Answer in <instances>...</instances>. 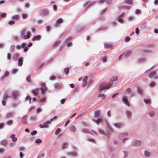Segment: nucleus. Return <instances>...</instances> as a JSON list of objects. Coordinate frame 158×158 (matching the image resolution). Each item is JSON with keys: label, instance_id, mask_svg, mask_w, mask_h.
<instances>
[{"label": "nucleus", "instance_id": "nucleus-1", "mask_svg": "<svg viewBox=\"0 0 158 158\" xmlns=\"http://www.w3.org/2000/svg\"><path fill=\"white\" fill-rule=\"evenodd\" d=\"M128 134L127 132L120 133L118 136V139L121 140L123 142H125L128 140Z\"/></svg>", "mask_w": 158, "mask_h": 158}, {"label": "nucleus", "instance_id": "nucleus-2", "mask_svg": "<svg viewBox=\"0 0 158 158\" xmlns=\"http://www.w3.org/2000/svg\"><path fill=\"white\" fill-rule=\"evenodd\" d=\"M110 88L109 84L107 82H102L99 85L98 89L102 91L105 89H108Z\"/></svg>", "mask_w": 158, "mask_h": 158}, {"label": "nucleus", "instance_id": "nucleus-3", "mask_svg": "<svg viewBox=\"0 0 158 158\" xmlns=\"http://www.w3.org/2000/svg\"><path fill=\"white\" fill-rule=\"evenodd\" d=\"M142 143V141L141 140L135 139L132 141L131 145L133 146L139 147L141 145Z\"/></svg>", "mask_w": 158, "mask_h": 158}, {"label": "nucleus", "instance_id": "nucleus-4", "mask_svg": "<svg viewBox=\"0 0 158 158\" xmlns=\"http://www.w3.org/2000/svg\"><path fill=\"white\" fill-rule=\"evenodd\" d=\"M118 78L117 76H114L110 79L109 82H107V83L109 84V86L110 87L112 85L114 81H117Z\"/></svg>", "mask_w": 158, "mask_h": 158}, {"label": "nucleus", "instance_id": "nucleus-5", "mask_svg": "<svg viewBox=\"0 0 158 158\" xmlns=\"http://www.w3.org/2000/svg\"><path fill=\"white\" fill-rule=\"evenodd\" d=\"M20 93L18 91H14L12 92L11 95L14 99H16L19 95Z\"/></svg>", "mask_w": 158, "mask_h": 158}, {"label": "nucleus", "instance_id": "nucleus-6", "mask_svg": "<svg viewBox=\"0 0 158 158\" xmlns=\"http://www.w3.org/2000/svg\"><path fill=\"white\" fill-rule=\"evenodd\" d=\"M122 100L123 102H124L126 105L129 107L130 106V105L129 104L128 98L127 96H123L122 98Z\"/></svg>", "mask_w": 158, "mask_h": 158}, {"label": "nucleus", "instance_id": "nucleus-7", "mask_svg": "<svg viewBox=\"0 0 158 158\" xmlns=\"http://www.w3.org/2000/svg\"><path fill=\"white\" fill-rule=\"evenodd\" d=\"M82 132L85 134H91L92 133V132H93L94 134H95L96 135H97V132L94 131H89V130L87 129H82Z\"/></svg>", "mask_w": 158, "mask_h": 158}, {"label": "nucleus", "instance_id": "nucleus-8", "mask_svg": "<svg viewBox=\"0 0 158 158\" xmlns=\"http://www.w3.org/2000/svg\"><path fill=\"white\" fill-rule=\"evenodd\" d=\"M114 125L118 128L120 129L124 126V124L121 122H116L114 124Z\"/></svg>", "mask_w": 158, "mask_h": 158}, {"label": "nucleus", "instance_id": "nucleus-9", "mask_svg": "<svg viewBox=\"0 0 158 158\" xmlns=\"http://www.w3.org/2000/svg\"><path fill=\"white\" fill-rule=\"evenodd\" d=\"M49 123L48 121V120L44 122L43 124H40L39 125V127L41 128H48V124Z\"/></svg>", "mask_w": 158, "mask_h": 158}, {"label": "nucleus", "instance_id": "nucleus-10", "mask_svg": "<svg viewBox=\"0 0 158 158\" xmlns=\"http://www.w3.org/2000/svg\"><path fill=\"white\" fill-rule=\"evenodd\" d=\"M144 155L146 157H149L152 154V152L148 149H146L144 151Z\"/></svg>", "mask_w": 158, "mask_h": 158}, {"label": "nucleus", "instance_id": "nucleus-11", "mask_svg": "<svg viewBox=\"0 0 158 158\" xmlns=\"http://www.w3.org/2000/svg\"><path fill=\"white\" fill-rule=\"evenodd\" d=\"M41 87L40 88L43 94H44L45 91L47 89V88L46 86V84L45 83H42L41 84Z\"/></svg>", "mask_w": 158, "mask_h": 158}, {"label": "nucleus", "instance_id": "nucleus-12", "mask_svg": "<svg viewBox=\"0 0 158 158\" xmlns=\"http://www.w3.org/2000/svg\"><path fill=\"white\" fill-rule=\"evenodd\" d=\"M27 45L26 43L23 42L20 45H17L16 46V49L17 50H20L22 48H24Z\"/></svg>", "mask_w": 158, "mask_h": 158}, {"label": "nucleus", "instance_id": "nucleus-13", "mask_svg": "<svg viewBox=\"0 0 158 158\" xmlns=\"http://www.w3.org/2000/svg\"><path fill=\"white\" fill-rule=\"evenodd\" d=\"M125 114L127 117L128 118H131L132 116V113L131 111L129 110H127L125 111Z\"/></svg>", "mask_w": 158, "mask_h": 158}, {"label": "nucleus", "instance_id": "nucleus-14", "mask_svg": "<svg viewBox=\"0 0 158 158\" xmlns=\"http://www.w3.org/2000/svg\"><path fill=\"white\" fill-rule=\"evenodd\" d=\"M98 131L99 132V133L101 134L104 135L106 136L109 137L110 135L108 133H106L104 131L101 129H99L98 130Z\"/></svg>", "mask_w": 158, "mask_h": 158}, {"label": "nucleus", "instance_id": "nucleus-15", "mask_svg": "<svg viewBox=\"0 0 158 158\" xmlns=\"http://www.w3.org/2000/svg\"><path fill=\"white\" fill-rule=\"evenodd\" d=\"M156 71H154L151 72L149 74L148 76L151 78L154 77V78H156L157 77L155 76Z\"/></svg>", "mask_w": 158, "mask_h": 158}, {"label": "nucleus", "instance_id": "nucleus-16", "mask_svg": "<svg viewBox=\"0 0 158 158\" xmlns=\"http://www.w3.org/2000/svg\"><path fill=\"white\" fill-rule=\"evenodd\" d=\"M88 78V77L87 76H85V77L84 78V79L83 80V83L82 84V87H85L87 84V79Z\"/></svg>", "mask_w": 158, "mask_h": 158}, {"label": "nucleus", "instance_id": "nucleus-17", "mask_svg": "<svg viewBox=\"0 0 158 158\" xmlns=\"http://www.w3.org/2000/svg\"><path fill=\"white\" fill-rule=\"evenodd\" d=\"M41 38V36L40 35L35 36L32 39L33 41L35 40H40Z\"/></svg>", "mask_w": 158, "mask_h": 158}, {"label": "nucleus", "instance_id": "nucleus-18", "mask_svg": "<svg viewBox=\"0 0 158 158\" xmlns=\"http://www.w3.org/2000/svg\"><path fill=\"white\" fill-rule=\"evenodd\" d=\"M19 101L14 102L12 103L11 106L13 108H15L19 106Z\"/></svg>", "mask_w": 158, "mask_h": 158}, {"label": "nucleus", "instance_id": "nucleus-19", "mask_svg": "<svg viewBox=\"0 0 158 158\" xmlns=\"http://www.w3.org/2000/svg\"><path fill=\"white\" fill-rule=\"evenodd\" d=\"M63 20L62 18H60L57 20L56 23V26L58 27L59 26V24L62 23L63 22Z\"/></svg>", "mask_w": 158, "mask_h": 158}, {"label": "nucleus", "instance_id": "nucleus-20", "mask_svg": "<svg viewBox=\"0 0 158 158\" xmlns=\"http://www.w3.org/2000/svg\"><path fill=\"white\" fill-rule=\"evenodd\" d=\"M10 138L12 139V140L14 142H15L17 140V138L15 137V135L11 134L10 136Z\"/></svg>", "mask_w": 158, "mask_h": 158}, {"label": "nucleus", "instance_id": "nucleus-21", "mask_svg": "<svg viewBox=\"0 0 158 158\" xmlns=\"http://www.w3.org/2000/svg\"><path fill=\"white\" fill-rule=\"evenodd\" d=\"M23 58L22 57H20L18 60V65L19 66H21L23 64Z\"/></svg>", "mask_w": 158, "mask_h": 158}, {"label": "nucleus", "instance_id": "nucleus-22", "mask_svg": "<svg viewBox=\"0 0 158 158\" xmlns=\"http://www.w3.org/2000/svg\"><path fill=\"white\" fill-rule=\"evenodd\" d=\"M40 13L42 15H43L45 16L48 15L49 14V12L46 10H41L40 11Z\"/></svg>", "mask_w": 158, "mask_h": 158}, {"label": "nucleus", "instance_id": "nucleus-23", "mask_svg": "<svg viewBox=\"0 0 158 158\" xmlns=\"http://www.w3.org/2000/svg\"><path fill=\"white\" fill-rule=\"evenodd\" d=\"M70 131L73 132L74 133L76 132V128L75 126L74 125H72L70 127Z\"/></svg>", "mask_w": 158, "mask_h": 158}, {"label": "nucleus", "instance_id": "nucleus-24", "mask_svg": "<svg viewBox=\"0 0 158 158\" xmlns=\"http://www.w3.org/2000/svg\"><path fill=\"white\" fill-rule=\"evenodd\" d=\"M27 35L23 36V39L25 40L27 39H29L30 37V36L31 35L30 32L29 31H27Z\"/></svg>", "mask_w": 158, "mask_h": 158}, {"label": "nucleus", "instance_id": "nucleus-25", "mask_svg": "<svg viewBox=\"0 0 158 158\" xmlns=\"http://www.w3.org/2000/svg\"><path fill=\"white\" fill-rule=\"evenodd\" d=\"M124 2L125 4L131 5L133 3V0H125Z\"/></svg>", "mask_w": 158, "mask_h": 158}, {"label": "nucleus", "instance_id": "nucleus-26", "mask_svg": "<svg viewBox=\"0 0 158 158\" xmlns=\"http://www.w3.org/2000/svg\"><path fill=\"white\" fill-rule=\"evenodd\" d=\"M131 54V52H126L124 53L123 55V57L124 58H126L130 56Z\"/></svg>", "mask_w": 158, "mask_h": 158}, {"label": "nucleus", "instance_id": "nucleus-27", "mask_svg": "<svg viewBox=\"0 0 158 158\" xmlns=\"http://www.w3.org/2000/svg\"><path fill=\"white\" fill-rule=\"evenodd\" d=\"M68 146V144L67 142H64L61 146V148L63 149H64L67 148Z\"/></svg>", "mask_w": 158, "mask_h": 158}, {"label": "nucleus", "instance_id": "nucleus-28", "mask_svg": "<svg viewBox=\"0 0 158 158\" xmlns=\"http://www.w3.org/2000/svg\"><path fill=\"white\" fill-rule=\"evenodd\" d=\"M20 56V54L18 53H15L13 54L12 57L13 59L16 60L17 58Z\"/></svg>", "mask_w": 158, "mask_h": 158}, {"label": "nucleus", "instance_id": "nucleus-29", "mask_svg": "<svg viewBox=\"0 0 158 158\" xmlns=\"http://www.w3.org/2000/svg\"><path fill=\"white\" fill-rule=\"evenodd\" d=\"M7 143V140L5 139H4L2 140L0 142V144L1 145L4 146H5Z\"/></svg>", "mask_w": 158, "mask_h": 158}, {"label": "nucleus", "instance_id": "nucleus-30", "mask_svg": "<svg viewBox=\"0 0 158 158\" xmlns=\"http://www.w3.org/2000/svg\"><path fill=\"white\" fill-rule=\"evenodd\" d=\"M105 122H106V126L108 128V129L110 131H112V127H111L109 125V124L108 122L107 121H106Z\"/></svg>", "mask_w": 158, "mask_h": 158}, {"label": "nucleus", "instance_id": "nucleus-31", "mask_svg": "<svg viewBox=\"0 0 158 158\" xmlns=\"http://www.w3.org/2000/svg\"><path fill=\"white\" fill-rule=\"evenodd\" d=\"M14 116V113L13 112H10L6 114L5 115L6 117H13Z\"/></svg>", "mask_w": 158, "mask_h": 158}, {"label": "nucleus", "instance_id": "nucleus-32", "mask_svg": "<svg viewBox=\"0 0 158 158\" xmlns=\"http://www.w3.org/2000/svg\"><path fill=\"white\" fill-rule=\"evenodd\" d=\"M101 59L103 62L105 63L107 61V56L106 55L102 56L101 58Z\"/></svg>", "mask_w": 158, "mask_h": 158}, {"label": "nucleus", "instance_id": "nucleus-33", "mask_svg": "<svg viewBox=\"0 0 158 158\" xmlns=\"http://www.w3.org/2000/svg\"><path fill=\"white\" fill-rule=\"evenodd\" d=\"M137 90L138 93L139 94H142L143 93V89L140 87H138L137 89Z\"/></svg>", "mask_w": 158, "mask_h": 158}, {"label": "nucleus", "instance_id": "nucleus-34", "mask_svg": "<svg viewBox=\"0 0 158 158\" xmlns=\"http://www.w3.org/2000/svg\"><path fill=\"white\" fill-rule=\"evenodd\" d=\"M69 155L71 157H75L77 156V154L76 152H71L69 154Z\"/></svg>", "mask_w": 158, "mask_h": 158}, {"label": "nucleus", "instance_id": "nucleus-35", "mask_svg": "<svg viewBox=\"0 0 158 158\" xmlns=\"http://www.w3.org/2000/svg\"><path fill=\"white\" fill-rule=\"evenodd\" d=\"M9 72H8L7 71H6L5 73L4 74V75L3 76L1 77V80H3L5 77H6V76H9Z\"/></svg>", "mask_w": 158, "mask_h": 158}, {"label": "nucleus", "instance_id": "nucleus-36", "mask_svg": "<svg viewBox=\"0 0 158 158\" xmlns=\"http://www.w3.org/2000/svg\"><path fill=\"white\" fill-rule=\"evenodd\" d=\"M92 121H94L96 123H97L98 124L101 122V119L100 118H98L97 120L94 119H93Z\"/></svg>", "mask_w": 158, "mask_h": 158}, {"label": "nucleus", "instance_id": "nucleus-37", "mask_svg": "<svg viewBox=\"0 0 158 158\" xmlns=\"http://www.w3.org/2000/svg\"><path fill=\"white\" fill-rule=\"evenodd\" d=\"M9 97V96L7 94V93H5L2 97L3 99L4 100H6L7 98Z\"/></svg>", "mask_w": 158, "mask_h": 158}, {"label": "nucleus", "instance_id": "nucleus-38", "mask_svg": "<svg viewBox=\"0 0 158 158\" xmlns=\"http://www.w3.org/2000/svg\"><path fill=\"white\" fill-rule=\"evenodd\" d=\"M13 123V121L12 120H9L6 121V123L7 125H11Z\"/></svg>", "mask_w": 158, "mask_h": 158}, {"label": "nucleus", "instance_id": "nucleus-39", "mask_svg": "<svg viewBox=\"0 0 158 158\" xmlns=\"http://www.w3.org/2000/svg\"><path fill=\"white\" fill-rule=\"evenodd\" d=\"M12 18L15 20H18L19 19V15H13L12 17Z\"/></svg>", "mask_w": 158, "mask_h": 158}, {"label": "nucleus", "instance_id": "nucleus-40", "mask_svg": "<svg viewBox=\"0 0 158 158\" xmlns=\"http://www.w3.org/2000/svg\"><path fill=\"white\" fill-rule=\"evenodd\" d=\"M31 76L30 75H28V76L27 77L26 80L27 81L29 82H31Z\"/></svg>", "mask_w": 158, "mask_h": 158}, {"label": "nucleus", "instance_id": "nucleus-41", "mask_svg": "<svg viewBox=\"0 0 158 158\" xmlns=\"http://www.w3.org/2000/svg\"><path fill=\"white\" fill-rule=\"evenodd\" d=\"M155 114V112L154 111H151L149 112V115L150 117H153Z\"/></svg>", "mask_w": 158, "mask_h": 158}, {"label": "nucleus", "instance_id": "nucleus-42", "mask_svg": "<svg viewBox=\"0 0 158 158\" xmlns=\"http://www.w3.org/2000/svg\"><path fill=\"white\" fill-rule=\"evenodd\" d=\"M98 97H102V100L106 98V96L103 94H100L98 96Z\"/></svg>", "mask_w": 158, "mask_h": 158}, {"label": "nucleus", "instance_id": "nucleus-43", "mask_svg": "<svg viewBox=\"0 0 158 158\" xmlns=\"http://www.w3.org/2000/svg\"><path fill=\"white\" fill-rule=\"evenodd\" d=\"M15 49V47L14 45L10 46V52H13Z\"/></svg>", "mask_w": 158, "mask_h": 158}, {"label": "nucleus", "instance_id": "nucleus-44", "mask_svg": "<svg viewBox=\"0 0 158 158\" xmlns=\"http://www.w3.org/2000/svg\"><path fill=\"white\" fill-rule=\"evenodd\" d=\"M156 83L154 82H152L149 84V86L151 88H153L155 86Z\"/></svg>", "mask_w": 158, "mask_h": 158}, {"label": "nucleus", "instance_id": "nucleus-45", "mask_svg": "<svg viewBox=\"0 0 158 158\" xmlns=\"http://www.w3.org/2000/svg\"><path fill=\"white\" fill-rule=\"evenodd\" d=\"M70 69V68L69 67L66 68L64 69V71L66 75H67L69 72Z\"/></svg>", "mask_w": 158, "mask_h": 158}, {"label": "nucleus", "instance_id": "nucleus-46", "mask_svg": "<svg viewBox=\"0 0 158 158\" xmlns=\"http://www.w3.org/2000/svg\"><path fill=\"white\" fill-rule=\"evenodd\" d=\"M15 21L13 20L9 21L8 22V24L10 25L14 24L15 23Z\"/></svg>", "mask_w": 158, "mask_h": 158}, {"label": "nucleus", "instance_id": "nucleus-47", "mask_svg": "<svg viewBox=\"0 0 158 158\" xmlns=\"http://www.w3.org/2000/svg\"><path fill=\"white\" fill-rule=\"evenodd\" d=\"M32 92L34 95H36L38 94V91L36 90L33 89L32 90Z\"/></svg>", "mask_w": 158, "mask_h": 158}, {"label": "nucleus", "instance_id": "nucleus-48", "mask_svg": "<svg viewBox=\"0 0 158 158\" xmlns=\"http://www.w3.org/2000/svg\"><path fill=\"white\" fill-rule=\"evenodd\" d=\"M61 43V41L59 40H57L56 42H55V43H54L53 45L54 46H56L59 44Z\"/></svg>", "mask_w": 158, "mask_h": 158}, {"label": "nucleus", "instance_id": "nucleus-49", "mask_svg": "<svg viewBox=\"0 0 158 158\" xmlns=\"http://www.w3.org/2000/svg\"><path fill=\"white\" fill-rule=\"evenodd\" d=\"M87 140L89 142L93 143H94L95 142V139L92 138H88L87 139Z\"/></svg>", "mask_w": 158, "mask_h": 158}, {"label": "nucleus", "instance_id": "nucleus-50", "mask_svg": "<svg viewBox=\"0 0 158 158\" xmlns=\"http://www.w3.org/2000/svg\"><path fill=\"white\" fill-rule=\"evenodd\" d=\"M27 119V116H24L22 118V121H23L24 123H25L26 122Z\"/></svg>", "mask_w": 158, "mask_h": 158}, {"label": "nucleus", "instance_id": "nucleus-51", "mask_svg": "<svg viewBox=\"0 0 158 158\" xmlns=\"http://www.w3.org/2000/svg\"><path fill=\"white\" fill-rule=\"evenodd\" d=\"M131 91V89L130 88H127L125 91V92L127 94H129Z\"/></svg>", "mask_w": 158, "mask_h": 158}, {"label": "nucleus", "instance_id": "nucleus-52", "mask_svg": "<svg viewBox=\"0 0 158 158\" xmlns=\"http://www.w3.org/2000/svg\"><path fill=\"white\" fill-rule=\"evenodd\" d=\"M123 152L124 154V157L123 158H124L127 157L128 155L127 152L125 151H123Z\"/></svg>", "mask_w": 158, "mask_h": 158}, {"label": "nucleus", "instance_id": "nucleus-53", "mask_svg": "<svg viewBox=\"0 0 158 158\" xmlns=\"http://www.w3.org/2000/svg\"><path fill=\"white\" fill-rule=\"evenodd\" d=\"M35 142L38 143H42V140L40 139H38L35 140Z\"/></svg>", "mask_w": 158, "mask_h": 158}, {"label": "nucleus", "instance_id": "nucleus-54", "mask_svg": "<svg viewBox=\"0 0 158 158\" xmlns=\"http://www.w3.org/2000/svg\"><path fill=\"white\" fill-rule=\"evenodd\" d=\"M25 99L27 100H29V102L30 103H31V98L30 97V96H27L25 98Z\"/></svg>", "mask_w": 158, "mask_h": 158}, {"label": "nucleus", "instance_id": "nucleus-55", "mask_svg": "<svg viewBox=\"0 0 158 158\" xmlns=\"http://www.w3.org/2000/svg\"><path fill=\"white\" fill-rule=\"evenodd\" d=\"M61 131V129L60 128H58L57 129V130H56V132H55V134L56 135H58V134Z\"/></svg>", "mask_w": 158, "mask_h": 158}, {"label": "nucleus", "instance_id": "nucleus-56", "mask_svg": "<svg viewBox=\"0 0 158 158\" xmlns=\"http://www.w3.org/2000/svg\"><path fill=\"white\" fill-rule=\"evenodd\" d=\"M22 16L23 19H25L27 18L28 15L24 13L22 14Z\"/></svg>", "mask_w": 158, "mask_h": 158}, {"label": "nucleus", "instance_id": "nucleus-57", "mask_svg": "<svg viewBox=\"0 0 158 158\" xmlns=\"http://www.w3.org/2000/svg\"><path fill=\"white\" fill-rule=\"evenodd\" d=\"M100 115V113L98 111H96L95 112L94 114V116L95 117H98Z\"/></svg>", "mask_w": 158, "mask_h": 158}, {"label": "nucleus", "instance_id": "nucleus-58", "mask_svg": "<svg viewBox=\"0 0 158 158\" xmlns=\"http://www.w3.org/2000/svg\"><path fill=\"white\" fill-rule=\"evenodd\" d=\"M18 69L15 68L13 69L12 71V73H15L17 72L18 71Z\"/></svg>", "mask_w": 158, "mask_h": 158}, {"label": "nucleus", "instance_id": "nucleus-59", "mask_svg": "<svg viewBox=\"0 0 158 158\" xmlns=\"http://www.w3.org/2000/svg\"><path fill=\"white\" fill-rule=\"evenodd\" d=\"M122 8L123 9L129 10L130 8L131 7L130 6H122Z\"/></svg>", "mask_w": 158, "mask_h": 158}, {"label": "nucleus", "instance_id": "nucleus-60", "mask_svg": "<svg viewBox=\"0 0 158 158\" xmlns=\"http://www.w3.org/2000/svg\"><path fill=\"white\" fill-rule=\"evenodd\" d=\"M5 152V149L2 148H0V154H2Z\"/></svg>", "mask_w": 158, "mask_h": 158}, {"label": "nucleus", "instance_id": "nucleus-61", "mask_svg": "<svg viewBox=\"0 0 158 158\" xmlns=\"http://www.w3.org/2000/svg\"><path fill=\"white\" fill-rule=\"evenodd\" d=\"M125 16V13L123 12L121 14L119 15L118 17L121 18H124Z\"/></svg>", "mask_w": 158, "mask_h": 158}, {"label": "nucleus", "instance_id": "nucleus-62", "mask_svg": "<svg viewBox=\"0 0 158 158\" xmlns=\"http://www.w3.org/2000/svg\"><path fill=\"white\" fill-rule=\"evenodd\" d=\"M51 27L50 26H47L46 27V31L47 32H48L50 30H51Z\"/></svg>", "mask_w": 158, "mask_h": 158}, {"label": "nucleus", "instance_id": "nucleus-63", "mask_svg": "<svg viewBox=\"0 0 158 158\" xmlns=\"http://www.w3.org/2000/svg\"><path fill=\"white\" fill-rule=\"evenodd\" d=\"M37 133V131H33L32 132L31 134L32 135H35Z\"/></svg>", "mask_w": 158, "mask_h": 158}, {"label": "nucleus", "instance_id": "nucleus-64", "mask_svg": "<svg viewBox=\"0 0 158 158\" xmlns=\"http://www.w3.org/2000/svg\"><path fill=\"white\" fill-rule=\"evenodd\" d=\"M46 98L45 97H44L40 99V101L41 102H45L46 101Z\"/></svg>", "mask_w": 158, "mask_h": 158}]
</instances>
